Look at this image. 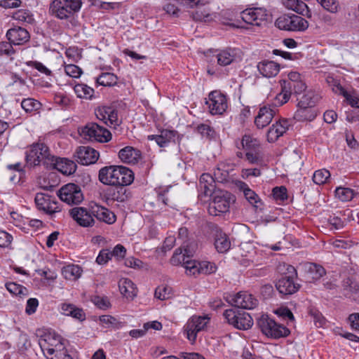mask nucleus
Wrapping results in <instances>:
<instances>
[{"instance_id":"72a5a7b5","label":"nucleus","mask_w":359,"mask_h":359,"mask_svg":"<svg viewBox=\"0 0 359 359\" xmlns=\"http://www.w3.org/2000/svg\"><path fill=\"white\" fill-rule=\"evenodd\" d=\"M116 168L115 165H109L101 168L99 171V180L104 184L114 185Z\"/></svg>"},{"instance_id":"dca6fc26","label":"nucleus","mask_w":359,"mask_h":359,"mask_svg":"<svg viewBox=\"0 0 359 359\" xmlns=\"http://www.w3.org/2000/svg\"><path fill=\"white\" fill-rule=\"evenodd\" d=\"M241 18L247 24L260 26L261 22L266 20V10L262 8H246L241 12Z\"/></svg>"},{"instance_id":"c9c22d12","label":"nucleus","mask_w":359,"mask_h":359,"mask_svg":"<svg viewBox=\"0 0 359 359\" xmlns=\"http://www.w3.org/2000/svg\"><path fill=\"white\" fill-rule=\"evenodd\" d=\"M118 287L126 298H133L137 294V288L129 278H121L118 282Z\"/></svg>"},{"instance_id":"4d7b16f0","label":"nucleus","mask_w":359,"mask_h":359,"mask_svg":"<svg viewBox=\"0 0 359 359\" xmlns=\"http://www.w3.org/2000/svg\"><path fill=\"white\" fill-rule=\"evenodd\" d=\"M171 288L168 286H158L154 292L156 298L160 300L168 299L171 297Z\"/></svg>"},{"instance_id":"ea45409f","label":"nucleus","mask_w":359,"mask_h":359,"mask_svg":"<svg viewBox=\"0 0 359 359\" xmlns=\"http://www.w3.org/2000/svg\"><path fill=\"white\" fill-rule=\"evenodd\" d=\"M31 341L29 336L18 331L16 334V346L19 353H24L31 347Z\"/></svg>"},{"instance_id":"5701e85b","label":"nucleus","mask_w":359,"mask_h":359,"mask_svg":"<svg viewBox=\"0 0 359 359\" xmlns=\"http://www.w3.org/2000/svg\"><path fill=\"white\" fill-rule=\"evenodd\" d=\"M176 137H178L177 132L175 130H163L160 135H151L148 136V140H154L160 147H168L171 142H175Z\"/></svg>"},{"instance_id":"49530a36","label":"nucleus","mask_w":359,"mask_h":359,"mask_svg":"<svg viewBox=\"0 0 359 359\" xmlns=\"http://www.w3.org/2000/svg\"><path fill=\"white\" fill-rule=\"evenodd\" d=\"M100 322L104 325L107 328L120 329L123 326V323L118 320L116 318L109 316L104 315L100 317Z\"/></svg>"},{"instance_id":"864d4df0","label":"nucleus","mask_w":359,"mask_h":359,"mask_svg":"<svg viewBox=\"0 0 359 359\" xmlns=\"http://www.w3.org/2000/svg\"><path fill=\"white\" fill-rule=\"evenodd\" d=\"M330 173L326 169L316 170L313 175V181L316 184H323L330 178Z\"/></svg>"},{"instance_id":"bf43d9fd","label":"nucleus","mask_w":359,"mask_h":359,"mask_svg":"<svg viewBox=\"0 0 359 359\" xmlns=\"http://www.w3.org/2000/svg\"><path fill=\"white\" fill-rule=\"evenodd\" d=\"M199 190H200V194H199L198 196L202 198L203 196H204V197L211 196L212 197L215 193V191H216L217 189H215V184H205L203 185L199 184Z\"/></svg>"},{"instance_id":"473e14b6","label":"nucleus","mask_w":359,"mask_h":359,"mask_svg":"<svg viewBox=\"0 0 359 359\" xmlns=\"http://www.w3.org/2000/svg\"><path fill=\"white\" fill-rule=\"evenodd\" d=\"M304 270L309 278L312 280H318L325 275V269L320 264L312 262H307L304 265Z\"/></svg>"},{"instance_id":"b1692460","label":"nucleus","mask_w":359,"mask_h":359,"mask_svg":"<svg viewBox=\"0 0 359 359\" xmlns=\"http://www.w3.org/2000/svg\"><path fill=\"white\" fill-rule=\"evenodd\" d=\"M115 174L114 185L126 187L130 185L134 180L133 172L125 166H117Z\"/></svg>"},{"instance_id":"8fccbe9b","label":"nucleus","mask_w":359,"mask_h":359,"mask_svg":"<svg viewBox=\"0 0 359 359\" xmlns=\"http://www.w3.org/2000/svg\"><path fill=\"white\" fill-rule=\"evenodd\" d=\"M354 194V191L350 188L338 187L335 190V196L344 202L351 201Z\"/></svg>"},{"instance_id":"2f4dec72","label":"nucleus","mask_w":359,"mask_h":359,"mask_svg":"<svg viewBox=\"0 0 359 359\" xmlns=\"http://www.w3.org/2000/svg\"><path fill=\"white\" fill-rule=\"evenodd\" d=\"M233 169H229V166L222 163L214 171L215 182L227 183L231 180V177L233 175L232 172Z\"/></svg>"},{"instance_id":"052dcab7","label":"nucleus","mask_w":359,"mask_h":359,"mask_svg":"<svg viewBox=\"0 0 359 359\" xmlns=\"http://www.w3.org/2000/svg\"><path fill=\"white\" fill-rule=\"evenodd\" d=\"M178 4L186 8H199V6H205L206 2L204 0H175Z\"/></svg>"},{"instance_id":"37998d69","label":"nucleus","mask_w":359,"mask_h":359,"mask_svg":"<svg viewBox=\"0 0 359 359\" xmlns=\"http://www.w3.org/2000/svg\"><path fill=\"white\" fill-rule=\"evenodd\" d=\"M74 90L77 97L80 98L91 99L94 93L93 88L83 83L75 85Z\"/></svg>"},{"instance_id":"3c124183","label":"nucleus","mask_w":359,"mask_h":359,"mask_svg":"<svg viewBox=\"0 0 359 359\" xmlns=\"http://www.w3.org/2000/svg\"><path fill=\"white\" fill-rule=\"evenodd\" d=\"M6 287L11 294L19 296H27L28 294L27 289L15 283H8L6 284Z\"/></svg>"},{"instance_id":"f257e3e1","label":"nucleus","mask_w":359,"mask_h":359,"mask_svg":"<svg viewBox=\"0 0 359 359\" xmlns=\"http://www.w3.org/2000/svg\"><path fill=\"white\" fill-rule=\"evenodd\" d=\"M53 158L54 156L50 154L48 147L42 142L34 143L25 156L27 164L36 166L42 163L47 169L53 165Z\"/></svg>"},{"instance_id":"5fc2aeb1","label":"nucleus","mask_w":359,"mask_h":359,"mask_svg":"<svg viewBox=\"0 0 359 359\" xmlns=\"http://www.w3.org/2000/svg\"><path fill=\"white\" fill-rule=\"evenodd\" d=\"M196 130L203 137H205L208 139H214L216 135L215 130L210 126L204 123H201L196 127Z\"/></svg>"},{"instance_id":"09e8293b","label":"nucleus","mask_w":359,"mask_h":359,"mask_svg":"<svg viewBox=\"0 0 359 359\" xmlns=\"http://www.w3.org/2000/svg\"><path fill=\"white\" fill-rule=\"evenodd\" d=\"M102 111L105 114H107V123H109V126H118V111L113 107L109 106H104V110Z\"/></svg>"},{"instance_id":"4468645a","label":"nucleus","mask_w":359,"mask_h":359,"mask_svg":"<svg viewBox=\"0 0 359 359\" xmlns=\"http://www.w3.org/2000/svg\"><path fill=\"white\" fill-rule=\"evenodd\" d=\"M210 111L212 114H222L227 108L226 96L218 90H214L208 95Z\"/></svg>"},{"instance_id":"0e129e2a","label":"nucleus","mask_w":359,"mask_h":359,"mask_svg":"<svg viewBox=\"0 0 359 359\" xmlns=\"http://www.w3.org/2000/svg\"><path fill=\"white\" fill-rule=\"evenodd\" d=\"M157 201L163 203L165 205H170V195H169V188L166 187L164 189H159L157 191Z\"/></svg>"},{"instance_id":"a19ab883","label":"nucleus","mask_w":359,"mask_h":359,"mask_svg":"<svg viewBox=\"0 0 359 359\" xmlns=\"http://www.w3.org/2000/svg\"><path fill=\"white\" fill-rule=\"evenodd\" d=\"M320 96L313 91L306 92L299 100L297 105L305 107H315L319 101Z\"/></svg>"},{"instance_id":"7ed1b4c3","label":"nucleus","mask_w":359,"mask_h":359,"mask_svg":"<svg viewBox=\"0 0 359 359\" xmlns=\"http://www.w3.org/2000/svg\"><path fill=\"white\" fill-rule=\"evenodd\" d=\"M82 0H53L50 4L49 12L60 20H67L78 12Z\"/></svg>"},{"instance_id":"338daca9","label":"nucleus","mask_w":359,"mask_h":359,"mask_svg":"<svg viewBox=\"0 0 359 359\" xmlns=\"http://www.w3.org/2000/svg\"><path fill=\"white\" fill-rule=\"evenodd\" d=\"M65 71L67 75L73 78H79L82 74V69L75 65H67L65 67Z\"/></svg>"},{"instance_id":"680f3d73","label":"nucleus","mask_w":359,"mask_h":359,"mask_svg":"<svg viewBox=\"0 0 359 359\" xmlns=\"http://www.w3.org/2000/svg\"><path fill=\"white\" fill-rule=\"evenodd\" d=\"M340 90V93L346 99L348 104L355 108H359V97L349 95L346 90L341 86L338 87Z\"/></svg>"},{"instance_id":"e2e57ef3","label":"nucleus","mask_w":359,"mask_h":359,"mask_svg":"<svg viewBox=\"0 0 359 359\" xmlns=\"http://www.w3.org/2000/svg\"><path fill=\"white\" fill-rule=\"evenodd\" d=\"M272 192L276 201H284L287 198V189L285 187H276L273 189Z\"/></svg>"},{"instance_id":"9d476101","label":"nucleus","mask_w":359,"mask_h":359,"mask_svg":"<svg viewBox=\"0 0 359 359\" xmlns=\"http://www.w3.org/2000/svg\"><path fill=\"white\" fill-rule=\"evenodd\" d=\"M63 341L60 336L48 333L41 336L38 343L43 353L46 351L48 355H53L65 348Z\"/></svg>"},{"instance_id":"c756f323","label":"nucleus","mask_w":359,"mask_h":359,"mask_svg":"<svg viewBox=\"0 0 359 359\" xmlns=\"http://www.w3.org/2000/svg\"><path fill=\"white\" fill-rule=\"evenodd\" d=\"M184 251L183 252L181 248L176 249L170 259V263L175 266L182 264L189 271L188 266H191V264H188V263L194 262V260L190 259V255L187 249Z\"/></svg>"},{"instance_id":"412c9836","label":"nucleus","mask_w":359,"mask_h":359,"mask_svg":"<svg viewBox=\"0 0 359 359\" xmlns=\"http://www.w3.org/2000/svg\"><path fill=\"white\" fill-rule=\"evenodd\" d=\"M6 37L12 44L21 45L28 41L30 36L26 29L15 27L7 31Z\"/></svg>"},{"instance_id":"58836bf2","label":"nucleus","mask_w":359,"mask_h":359,"mask_svg":"<svg viewBox=\"0 0 359 359\" xmlns=\"http://www.w3.org/2000/svg\"><path fill=\"white\" fill-rule=\"evenodd\" d=\"M81 268L74 264L67 265L63 267L62 270V276L67 280H76L81 276Z\"/></svg>"},{"instance_id":"7c9ffc66","label":"nucleus","mask_w":359,"mask_h":359,"mask_svg":"<svg viewBox=\"0 0 359 359\" xmlns=\"http://www.w3.org/2000/svg\"><path fill=\"white\" fill-rule=\"evenodd\" d=\"M313 107L297 105L298 109L294 114V118L297 121L313 120L317 116L316 111Z\"/></svg>"},{"instance_id":"6ab92c4d","label":"nucleus","mask_w":359,"mask_h":359,"mask_svg":"<svg viewBox=\"0 0 359 359\" xmlns=\"http://www.w3.org/2000/svg\"><path fill=\"white\" fill-rule=\"evenodd\" d=\"M53 165L48 168V170H57L65 175H70L75 172L77 165L74 161L65 158H57L54 156Z\"/></svg>"},{"instance_id":"9b49d317","label":"nucleus","mask_w":359,"mask_h":359,"mask_svg":"<svg viewBox=\"0 0 359 359\" xmlns=\"http://www.w3.org/2000/svg\"><path fill=\"white\" fill-rule=\"evenodd\" d=\"M340 292L346 299L359 304V281L353 276H347L341 282Z\"/></svg>"},{"instance_id":"423d86ee","label":"nucleus","mask_w":359,"mask_h":359,"mask_svg":"<svg viewBox=\"0 0 359 359\" xmlns=\"http://www.w3.org/2000/svg\"><path fill=\"white\" fill-rule=\"evenodd\" d=\"M275 25L281 30L304 32L308 28L309 22L301 16L284 14L276 19Z\"/></svg>"},{"instance_id":"e433bc0d","label":"nucleus","mask_w":359,"mask_h":359,"mask_svg":"<svg viewBox=\"0 0 359 359\" xmlns=\"http://www.w3.org/2000/svg\"><path fill=\"white\" fill-rule=\"evenodd\" d=\"M214 244L217 251L219 253H225L231 248L229 238L222 231H217Z\"/></svg>"},{"instance_id":"a878e982","label":"nucleus","mask_w":359,"mask_h":359,"mask_svg":"<svg viewBox=\"0 0 359 359\" xmlns=\"http://www.w3.org/2000/svg\"><path fill=\"white\" fill-rule=\"evenodd\" d=\"M142 153L140 150L133 147H126L118 152L120 159L127 163L135 164L141 158Z\"/></svg>"},{"instance_id":"20e7f679","label":"nucleus","mask_w":359,"mask_h":359,"mask_svg":"<svg viewBox=\"0 0 359 359\" xmlns=\"http://www.w3.org/2000/svg\"><path fill=\"white\" fill-rule=\"evenodd\" d=\"M212 201L210 204L209 212L211 215H217L218 213H224L229 211L230 204L234 203L236 197L230 192L220 189L215 191L212 196Z\"/></svg>"},{"instance_id":"69168bd1","label":"nucleus","mask_w":359,"mask_h":359,"mask_svg":"<svg viewBox=\"0 0 359 359\" xmlns=\"http://www.w3.org/2000/svg\"><path fill=\"white\" fill-rule=\"evenodd\" d=\"M274 313L280 317L288 319L290 321L294 320V317L292 311L286 306L280 307L274 311Z\"/></svg>"},{"instance_id":"6e6d98bb","label":"nucleus","mask_w":359,"mask_h":359,"mask_svg":"<svg viewBox=\"0 0 359 359\" xmlns=\"http://www.w3.org/2000/svg\"><path fill=\"white\" fill-rule=\"evenodd\" d=\"M39 105L40 103L33 98L24 99L21 102L22 108L27 112L36 110Z\"/></svg>"},{"instance_id":"2eb2a0df","label":"nucleus","mask_w":359,"mask_h":359,"mask_svg":"<svg viewBox=\"0 0 359 359\" xmlns=\"http://www.w3.org/2000/svg\"><path fill=\"white\" fill-rule=\"evenodd\" d=\"M99 156L97 150L88 146L79 147L74 154L76 161L84 165L96 163Z\"/></svg>"},{"instance_id":"de8ad7c7","label":"nucleus","mask_w":359,"mask_h":359,"mask_svg":"<svg viewBox=\"0 0 359 359\" xmlns=\"http://www.w3.org/2000/svg\"><path fill=\"white\" fill-rule=\"evenodd\" d=\"M204 6H199V8H196V11L193 12L191 14L192 18L195 21H204L207 22L210 20L211 15L210 14V10L203 8Z\"/></svg>"},{"instance_id":"393cba45","label":"nucleus","mask_w":359,"mask_h":359,"mask_svg":"<svg viewBox=\"0 0 359 359\" xmlns=\"http://www.w3.org/2000/svg\"><path fill=\"white\" fill-rule=\"evenodd\" d=\"M291 81L283 79L280 81L281 91L278 93L276 97L273 105L282 106L286 103L293 92L292 84Z\"/></svg>"},{"instance_id":"f03ea898","label":"nucleus","mask_w":359,"mask_h":359,"mask_svg":"<svg viewBox=\"0 0 359 359\" xmlns=\"http://www.w3.org/2000/svg\"><path fill=\"white\" fill-rule=\"evenodd\" d=\"M261 332L267 337L273 339L287 337L290 330L285 325L276 323L268 315H262L257 321Z\"/></svg>"},{"instance_id":"6e6552de","label":"nucleus","mask_w":359,"mask_h":359,"mask_svg":"<svg viewBox=\"0 0 359 359\" xmlns=\"http://www.w3.org/2000/svg\"><path fill=\"white\" fill-rule=\"evenodd\" d=\"M287 273L282 275L276 283L277 290L283 295H291L300 288V285L294 280L297 276L294 267L289 265L287 267Z\"/></svg>"},{"instance_id":"f8f14e48","label":"nucleus","mask_w":359,"mask_h":359,"mask_svg":"<svg viewBox=\"0 0 359 359\" xmlns=\"http://www.w3.org/2000/svg\"><path fill=\"white\" fill-rule=\"evenodd\" d=\"M209 321L206 317L194 316L184 326L187 338L193 344L195 342L198 332L203 330Z\"/></svg>"},{"instance_id":"4c0bfd02","label":"nucleus","mask_w":359,"mask_h":359,"mask_svg":"<svg viewBox=\"0 0 359 359\" xmlns=\"http://www.w3.org/2000/svg\"><path fill=\"white\" fill-rule=\"evenodd\" d=\"M236 50L229 48L217 54V63L221 66H226L236 60Z\"/></svg>"},{"instance_id":"603ef678","label":"nucleus","mask_w":359,"mask_h":359,"mask_svg":"<svg viewBox=\"0 0 359 359\" xmlns=\"http://www.w3.org/2000/svg\"><path fill=\"white\" fill-rule=\"evenodd\" d=\"M13 18L16 20L26 22L29 24H32L34 21L33 15L29 10H18L14 13Z\"/></svg>"},{"instance_id":"bb28decb","label":"nucleus","mask_w":359,"mask_h":359,"mask_svg":"<svg viewBox=\"0 0 359 359\" xmlns=\"http://www.w3.org/2000/svg\"><path fill=\"white\" fill-rule=\"evenodd\" d=\"M111 186L112 187L107 191L108 199L121 203L125 202L128 199L130 192H128V189L126 187L119 185Z\"/></svg>"},{"instance_id":"a211bd4d","label":"nucleus","mask_w":359,"mask_h":359,"mask_svg":"<svg viewBox=\"0 0 359 359\" xmlns=\"http://www.w3.org/2000/svg\"><path fill=\"white\" fill-rule=\"evenodd\" d=\"M229 303L236 307V309H252L258 304V300L250 294L240 292L229 301Z\"/></svg>"},{"instance_id":"1a4fd4ad","label":"nucleus","mask_w":359,"mask_h":359,"mask_svg":"<svg viewBox=\"0 0 359 359\" xmlns=\"http://www.w3.org/2000/svg\"><path fill=\"white\" fill-rule=\"evenodd\" d=\"M57 196L61 201L71 205L81 203L84 198L81 187L73 183L62 186L57 191Z\"/></svg>"},{"instance_id":"ddd939ff","label":"nucleus","mask_w":359,"mask_h":359,"mask_svg":"<svg viewBox=\"0 0 359 359\" xmlns=\"http://www.w3.org/2000/svg\"><path fill=\"white\" fill-rule=\"evenodd\" d=\"M34 201L37 208L48 215H53V213L61 211L55 198L48 194L37 193L35 196Z\"/></svg>"},{"instance_id":"39448f33","label":"nucleus","mask_w":359,"mask_h":359,"mask_svg":"<svg viewBox=\"0 0 359 359\" xmlns=\"http://www.w3.org/2000/svg\"><path fill=\"white\" fill-rule=\"evenodd\" d=\"M79 132L81 136L90 141L108 142L111 140L110 131L94 122L88 123Z\"/></svg>"},{"instance_id":"f3484780","label":"nucleus","mask_w":359,"mask_h":359,"mask_svg":"<svg viewBox=\"0 0 359 359\" xmlns=\"http://www.w3.org/2000/svg\"><path fill=\"white\" fill-rule=\"evenodd\" d=\"M69 214L82 226H91L95 223V216L92 213V208L90 210H88L86 208L76 207L69 210Z\"/></svg>"},{"instance_id":"774afa93","label":"nucleus","mask_w":359,"mask_h":359,"mask_svg":"<svg viewBox=\"0 0 359 359\" xmlns=\"http://www.w3.org/2000/svg\"><path fill=\"white\" fill-rule=\"evenodd\" d=\"M275 129H277V133L280 136H282L288 129L289 123L287 119H278L275 124L272 125Z\"/></svg>"},{"instance_id":"f704fd0d","label":"nucleus","mask_w":359,"mask_h":359,"mask_svg":"<svg viewBox=\"0 0 359 359\" xmlns=\"http://www.w3.org/2000/svg\"><path fill=\"white\" fill-rule=\"evenodd\" d=\"M61 310L64 315L72 316L81 321L86 319V315L83 309L76 307L72 304H62L61 306Z\"/></svg>"},{"instance_id":"c85d7f7f","label":"nucleus","mask_w":359,"mask_h":359,"mask_svg":"<svg viewBox=\"0 0 359 359\" xmlns=\"http://www.w3.org/2000/svg\"><path fill=\"white\" fill-rule=\"evenodd\" d=\"M92 213L98 220L108 224H113L116 221V216L112 212L97 204L92 206Z\"/></svg>"},{"instance_id":"aec40b11","label":"nucleus","mask_w":359,"mask_h":359,"mask_svg":"<svg viewBox=\"0 0 359 359\" xmlns=\"http://www.w3.org/2000/svg\"><path fill=\"white\" fill-rule=\"evenodd\" d=\"M188 264H191V266H188L189 273L190 275L196 274H211L216 271L217 266L215 264L207 261L198 262L194 260Z\"/></svg>"},{"instance_id":"0eeeda50","label":"nucleus","mask_w":359,"mask_h":359,"mask_svg":"<svg viewBox=\"0 0 359 359\" xmlns=\"http://www.w3.org/2000/svg\"><path fill=\"white\" fill-rule=\"evenodd\" d=\"M224 317L226 319L229 324L232 325L238 330L250 329L253 325V320L251 316L238 309H226L224 313Z\"/></svg>"},{"instance_id":"13d9d810","label":"nucleus","mask_w":359,"mask_h":359,"mask_svg":"<svg viewBox=\"0 0 359 359\" xmlns=\"http://www.w3.org/2000/svg\"><path fill=\"white\" fill-rule=\"evenodd\" d=\"M325 10L336 13L339 7V3L336 0H316Z\"/></svg>"},{"instance_id":"a18cd8bd","label":"nucleus","mask_w":359,"mask_h":359,"mask_svg":"<svg viewBox=\"0 0 359 359\" xmlns=\"http://www.w3.org/2000/svg\"><path fill=\"white\" fill-rule=\"evenodd\" d=\"M118 78L113 73H102L96 79L97 84L103 86H111L117 83Z\"/></svg>"},{"instance_id":"79ce46f5","label":"nucleus","mask_w":359,"mask_h":359,"mask_svg":"<svg viewBox=\"0 0 359 359\" xmlns=\"http://www.w3.org/2000/svg\"><path fill=\"white\" fill-rule=\"evenodd\" d=\"M241 144L246 152L259 150L260 144L259 141L250 135H245L242 138Z\"/></svg>"},{"instance_id":"4be33fe9","label":"nucleus","mask_w":359,"mask_h":359,"mask_svg":"<svg viewBox=\"0 0 359 359\" xmlns=\"http://www.w3.org/2000/svg\"><path fill=\"white\" fill-rule=\"evenodd\" d=\"M275 107V105L273 107L264 106L259 109L255 120V123L257 128H263L270 123L276 115V109Z\"/></svg>"},{"instance_id":"c03bdc74","label":"nucleus","mask_w":359,"mask_h":359,"mask_svg":"<svg viewBox=\"0 0 359 359\" xmlns=\"http://www.w3.org/2000/svg\"><path fill=\"white\" fill-rule=\"evenodd\" d=\"M240 189L243 190L244 196L248 201L255 207H258L257 203L260 202L258 195L254 191L250 189L245 182H241Z\"/></svg>"},{"instance_id":"cd10ccee","label":"nucleus","mask_w":359,"mask_h":359,"mask_svg":"<svg viewBox=\"0 0 359 359\" xmlns=\"http://www.w3.org/2000/svg\"><path fill=\"white\" fill-rule=\"evenodd\" d=\"M257 69L263 76L271 78L278 74L280 66L273 61L264 60L258 63Z\"/></svg>"}]
</instances>
